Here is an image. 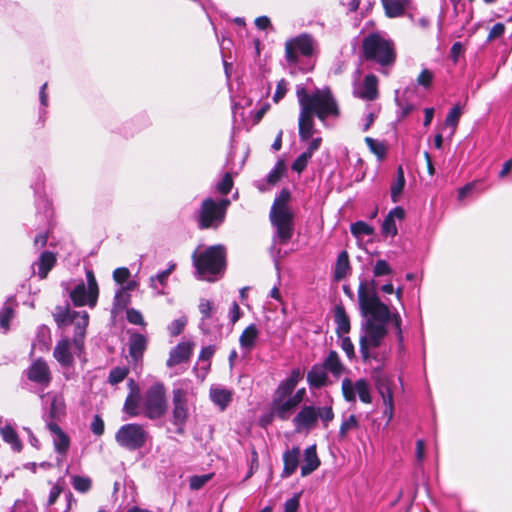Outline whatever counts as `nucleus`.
Segmentation results:
<instances>
[{"instance_id":"obj_6","label":"nucleus","mask_w":512,"mask_h":512,"mask_svg":"<svg viewBox=\"0 0 512 512\" xmlns=\"http://www.w3.org/2000/svg\"><path fill=\"white\" fill-rule=\"evenodd\" d=\"M362 48L365 60L375 62L383 69L392 66L396 60L393 42L379 33L367 35Z\"/></svg>"},{"instance_id":"obj_60","label":"nucleus","mask_w":512,"mask_h":512,"mask_svg":"<svg viewBox=\"0 0 512 512\" xmlns=\"http://www.w3.org/2000/svg\"><path fill=\"white\" fill-rule=\"evenodd\" d=\"M126 318L129 323L134 325H144V319L140 311L134 308H128L126 310Z\"/></svg>"},{"instance_id":"obj_46","label":"nucleus","mask_w":512,"mask_h":512,"mask_svg":"<svg viewBox=\"0 0 512 512\" xmlns=\"http://www.w3.org/2000/svg\"><path fill=\"white\" fill-rule=\"evenodd\" d=\"M129 374V368L128 367H114L110 370L109 376H108V383L111 385H117L120 382H122L127 375Z\"/></svg>"},{"instance_id":"obj_10","label":"nucleus","mask_w":512,"mask_h":512,"mask_svg":"<svg viewBox=\"0 0 512 512\" xmlns=\"http://www.w3.org/2000/svg\"><path fill=\"white\" fill-rule=\"evenodd\" d=\"M143 408L145 416L151 420L158 419L165 414L167 402L162 383H155L146 391Z\"/></svg>"},{"instance_id":"obj_35","label":"nucleus","mask_w":512,"mask_h":512,"mask_svg":"<svg viewBox=\"0 0 512 512\" xmlns=\"http://www.w3.org/2000/svg\"><path fill=\"white\" fill-rule=\"evenodd\" d=\"M65 414V403L62 397L58 395H52L49 411L45 415V421H53L55 422L61 416Z\"/></svg>"},{"instance_id":"obj_49","label":"nucleus","mask_w":512,"mask_h":512,"mask_svg":"<svg viewBox=\"0 0 512 512\" xmlns=\"http://www.w3.org/2000/svg\"><path fill=\"white\" fill-rule=\"evenodd\" d=\"M359 427V423L357 417L352 414L348 418H345L339 429V437L345 438L349 431L353 429H357Z\"/></svg>"},{"instance_id":"obj_51","label":"nucleus","mask_w":512,"mask_h":512,"mask_svg":"<svg viewBox=\"0 0 512 512\" xmlns=\"http://www.w3.org/2000/svg\"><path fill=\"white\" fill-rule=\"evenodd\" d=\"M392 273L393 270L386 260L380 259L376 261L373 268L374 277L390 276Z\"/></svg>"},{"instance_id":"obj_11","label":"nucleus","mask_w":512,"mask_h":512,"mask_svg":"<svg viewBox=\"0 0 512 512\" xmlns=\"http://www.w3.org/2000/svg\"><path fill=\"white\" fill-rule=\"evenodd\" d=\"M316 41L312 35L301 33L285 43V58L291 65L298 63L299 55L310 57L315 49Z\"/></svg>"},{"instance_id":"obj_26","label":"nucleus","mask_w":512,"mask_h":512,"mask_svg":"<svg viewBox=\"0 0 512 512\" xmlns=\"http://www.w3.org/2000/svg\"><path fill=\"white\" fill-rule=\"evenodd\" d=\"M301 451L299 447H292L283 453L284 468L282 477H289L295 473L299 466Z\"/></svg>"},{"instance_id":"obj_9","label":"nucleus","mask_w":512,"mask_h":512,"mask_svg":"<svg viewBox=\"0 0 512 512\" xmlns=\"http://www.w3.org/2000/svg\"><path fill=\"white\" fill-rule=\"evenodd\" d=\"M148 438V431L143 425L137 423L124 424L115 434L117 444L128 451H136L143 448Z\"/></svg>"},{"instance_id":"obj_18","label":"nucleus","mask_w":512,"mask_h":512,"mask_svg":"<svg viewBox=\"0 0 512 512\" xmlns=\"http://www.w3.org/2000/svg\"><path fill=\"white\" fill-rule=\"evenodd\" d=\"M44 183L45 176L43 172L41 170H37L35 175V181L31 184V187L33 188L35 193V202L37 209L39 210L40 208H43L45 216L48 217L50 213V202L44 196Z\"/></svg>"},{"instance_id":"obj_8","label":"nucleus","mask_w":512,"mask_h":512,"mask_svg":"<svg viewBox=\"0 0 512 512\" xmlns=\"http://www.w3.org/2000/svg\"><path fill=\"white\" fill-rule=\"evenodd\" d=\"M333 419L332 406L304 405L293 418V424L297 431L311 430L317 425L318 420H321L323 428L326 429Z\"/></svg>"},{"instance_id":"obj_34","label":"nucleus","mask_w":512,"mask_h":512,"mask_svg":"<svg viewBox=\"0 0 512 512\" xmlns=\"http://www.w3.org/2000/svg\"><path fill=\"white\" fill-rule=\"evenodd\" d=\"M259 331L255 324H250L239 337V344L246 352H250L256 343Z\"/></svg>"},{"instance_id":"obj_12","label":"nucleus","mask_w":512,"mask_h":512,"mask_svg":"<svg viewBox=\"0 0 512 512\" xmlns=\"http://www.w3.org/2000/svg\"><path fill=\"white\" fill-rule=\"evenodd\" d=\"M172 424L176 427L175 432L179 435L185 433L186 422L189 417L187 391L183 388L173 389L172 396Z\"/></svg>"},{"instance_id":"obj_2","label":"nucleus","mask_w":512,"mask_h":512,"mask_svg":"<svg viewBox=\"0 0 512 512\" xmlns=\"http://www.w3.org/2000/svg\"><path fill=\"white\" fill-rule=\"evenodd\" d=\"M296 96L300 106L298 133L302 142L310 140L316 132L314 116L326 126L329 118L340 115L338 103L328 87L309 93L303 85H297Z\"/></svg>"},{"instance_id":"obj_50","label":"nucleus","mask_w":512,"mask_h":512,"mask_svg":"<svg viewBox=\"0 0 512 512\" xmlns=\"http://www.w3.org/2000/svg\"><path fill=\"white\" fill-rule=\"evenodd\" d=\"M233 187V179L229 172L216 184L215 189L221 195H227Z\"/></svg>"},{"instance_id":"obj_19","label":"nucleus","mask_w":512,"mask_h":512,"mask_svg":"<svg viewBox=\"0 0 512 512\" xmlns=\"http://www.w3.org/2000/svg\"><path fill=\"white\" fill-rule=\"evenodd\" d=\"M285 172L286 165L283 161L279 160L265 178L259 179L255 182V186L260 192H265L270 186L277 184Z\"/></svg>"},{"instance_id":"obj_45","label":"nucleus","mask_w":512,"mask_h":512,"mask_svg":"<svg viewBox=\"0 0 512 512\" xmlns=\"http://www.w3.org/2000/svg\"><path fill=\"white\" fill-rule=\"evenodd\" d=\"M71 479V484L76 491L86 493L91 489L92 481L89 477L75 475Z\"/></svg>"},{"instance_id":"obj_61","label":"nucleus","mask_w":512,"mask_h":512,"mask_svg":"<svg viewBox=\"0 0 512 512\" xmlns=\"http://www.w3.org/2000/svg\"><path fill=\"white\" fill-rule=\"evenodd\" d=\"M130 277V271L126 267H120L116 268L113 271V279L116 283L120 284L121 286L127 282V280Z\"/></svg>"},{"instance_id":"obj_41","label":"nucleus","mask_w":512,"mask_h":512,"mask_svg":"<svg viewBox=\"0 0 512 512\" xmlns=\"http://www.w3.org/2000/svg\"><path fill=\"white\" fill-rule=\"evenodd\" d=\"M130 302H131L130 294L125 292L121 288H118L114 295L111 313L114 315L118 314L123 309L127 308V306L130 304Z\"/></svg>"},{"instance_id":"obj_24","label":"nucleus","mask_w":512,"mask_h":512,"mask_svg":"<svg viewBox=\"0 0 512 512\" xmlns=\"http://www.w3.org/2000/svg\"><path fill=\"white\" fill-rule=\"evenodd\" d=\"M297 405L290 399H272L271 414L276 418L285 421L290 418Z\"/></svg>"},{"instance_id":"obj_57","label":"nucleus","mask_w":512,"mask_h":512,"mask_svg":"<svg viewBox=\"0 0 512 512\" xmlns=\"http://www.w3.org/2000/svg\"><path fill=\"white\" fill-rule=\"evenodd\" d=\"M187 323L186 317H180L172 321L168 330L171 336H178L184 330Z\"/></svg>"},{"instance_id":"obj_16","label":"nucleus","mask_w":512,"mask_h":512,"mask_svg":"<svg viewBox=\"0 0 512 512\" xmlns=\"http://www.w3.org/2000/svg\"><path fill=\"white\" fill-rule=\"evenodd\" d=\"M28 379L40 385H49L51 373L47 363L42 359L35 360L28 369Z\"/></svg>"},{"instance_id":"obj_43","label":"nucleus","mask_w":512,"mask_h":512,"mask_svg":"<svg viewBox=\"0 0 512 512\" xmlns=\"http://www.w3.org/2000/svg\"><path fill=\"white\" fill-rule=\"evenodd\" d=\"M139 400H140V395L128 394V396L125 400V403H124L123 410L130 417H136L140 414Z\"/></svg>"},{"instance_id":"obj_22","label":"nucleus","mask_w":512,"mask_h":512,"mask_svg":"<svg viewBox=\"0 0 512 512\" xmlns=\"http://www.w3.org/2000/svg\"><path fill=\"white\" fill-rule=\"evenodd\" d=\"M53 356L63 368H69L73 365L74 357L71 352V343L68 338L58 341L54 348Z\"/></svg>"},{"instance_id":"obj_38","label":"nucleus","mask_w":512,"mask_h":512,"mask_svg":"<svg viewBox=\"0 0 512 512\" xmlns=\"http://www.w3.org/2000/svg\"><path fill=\"white\" fill-rule=\"evenodd\" d=\"M350 270L349 255L347 251L343 250L338 254L335 269L334 279L340 281L344 279Z\"/></svg>"},{"instance_id":"obj_64","label":"nucleus","mask_w":512,"mask_h":512,"mask_svg":"<svg viewBox=\"0 0 512 512\" xmlns=\"http://www.w3.org/2000/svg\"><path fill=\"white\" fill-rule=\"evenodd\" d=\"M300 495L296 494L284 503V512H296L299 508Z\"/></svg>"},{"instance_id":"obj_33","label":"nucleus","mask_w":512,"mask_h":512,"mask_svg":"<svg viewBox=\"0 0 512 512\" xmlns=\"http://www.w3.org/2000/svg\"><path fill=\"white\" fill-rule=\"evenodd\" d=\"M17 307V301L14 296L9 297L4 306L0 310V329L3 332L8 331L10 321L14 317L15 308Z\"/></svg>"},{"instance_id":"obj_20","label":"nucleus","mask_w":512,"mask_h":512,"mask_svg":"<svg viewBox=\"0 0 512 512\" xmlns=\"http://www.w3.org/2000/svg\"><path fill=\"white\" fill-rule=\"evenodd\" d=\"M192 354V344L190 342H180L169 352L166 365L172 368L189 360Z\"/></svg>"},{"instance_id":"obj_44","label":"nucleus","mask_w":512,"mask_h":512,"mask_svg":"<svg viewBox=\"0 0 512 512\" xmlns=\"http://www.w3.org/2000/svg\"><path fill=\"white\" fill-rule=\"evenodd\" d=\"M350 231L355 237L371 236L374 233V229L371 225L364 221H356L351 224Z\"/></svg>"},{"instance_id":"obj_17","label":"nucleus","mask_w":512,"mask_h":512,"mask_svg":"<svg viewBox=\"0 0 512 512\" xmlns=\"http://www.w3.org/2000/svg\"><path fill=\"white\" fill-rule=\"evenodd\" d=\"M47 428L53 435V444L55 451L64 456L70 446L69 436L61 429V427L53 421H47Z\"/></svg>"},{"instance_id":"obj_25","label":"nucleus","mask_w":512,"mask_h":512,"mask_svg":"<svg viewBox=\"0 0 512 512\" xmlns=\"http://www.w3.org/2000/svg\"><path fill=\"white\" fill-rule=\"evenodd\" d=\"M306 378L309 387L313 389H320L328 383L327 371L321 364H314L308 371Z\"/></svg>"},{"instance_id":"obj_14","label":"nucleus","mask_w":512,"mask_h":512,"mask_svg":"<svg viewBox=\"0 0 512 512\" xmlns=\"http://www.w3.org/2000/svg\"><path fill=\"white\" fill-rule=\"evenodd\" d=\"M69 295L75 306L81 307L87 305L93 308L97 304L99 291H96L94 296L91 292V287L86 286L85 282L81 280L69 291Z\"/></svg>"},{"instance_id":"obj_29","label":"nucleus","mask_w":512,"mask_h":512,"mask_svg":"<svg viewBox=\"0 0 512 512\" xmlns=\"http://www.w3.org/2000/svg\"><path fill=\"white\" fill-rule=\"evenodd\" d=\"M175 269L176 263L169 262L168 267L165 270L159 271L156 275L149 278V286L159 294H162L163 289L167 285L169 276Z\"/></svg>"},{"instance_id":"obj_40","label":"nucleus","mask_w":512,"mask_h":512,"mask_svg":"<svg viewBox=\"0 0 512 512\" xmlns=\"http://www.w3.org/2000/svg\"><path fill=\"white\" fill-rule=\"evenodd\" d=\"M405 176L404 170L401 165L397 167L396 180L391 184V200L393 203H397L400 199V195L405 187Z\"/></svg>"},{"instance_id":"obj_54","label":"nucleus","mask_w":512,"mask_h":512,"mask_svg":"<svg viewBox=\"0 0 512 512\" xmlns=\"http://www.w3.org/2000/svg\"><path fill=\"white\" fill-rule=\"evenodd\" d=\"M46 88H47V83H44L41 87H40V91H39V101H40V105H41V108L39 110V120L44 122L45 120V116H46V107L48 106V94L46 93Z\"/></svg>"},{"instance_id":"obj_30","label":"nucleus","mask_w":512,"mask_h":512,"mask_svg":"<svg viewBox=\"0 0 512 512\" xmlns=\"http://www.w3.org/2000/svg\"><path fill=\"white\" fill-rule=\"evenodd\" d=\"M209 395L211 401L218 406L221 411H224L232 401V392L220 386H212Z\"/></svg>"},{"instance_id":"obj_32","label":"nucleus","mask_w":512,"mask_h":512,"mask_svg":"<svg viewBox=\"0 0 512 512\" xmlns=\"http://www.w3.org/2000/svg\"><path fill=\"white\" fill-rule=\"evenodd\" d=\"M334 321L336 323V334L338 337L349 333L351 328L350 319L342 305L335 306Z\"/></svg>"},{"instance_id":"obj_7","label":"nucleus","mask_w":512,"mask_h":512,"mask_svg":"<svg viewBox=\"0 0 512 512\" xmlns=\"http://www.w3.org/2000/svg\"><path fill=\"white\" fill-rule=\"evenodd\" d=\"M231 201L228 198L215 200L205 198L196 214V220L200 229H216L225 220L227 209Z\"/></svg>"},{"instance_id":"obj_13","label":"nucleus","mask_w":512,"mask_h":512,"mask_svg":"<svg viewBox=\"0 0 512 512\" xmlns=\"http://www.w3.org/2000/svg\"><path fill=\"white\" fill-rule=\"evenodd\" d=\"M342 394L347 402L354 403L356 401V395L359 396L361 402L370 404L372 397L370 394V387L365 379H358L353 382L350 378H344L342 380Z\"/></svg>"},{"instance_id":"obj_48","label":"nucleus","mask_w":512,"mask_h":512,"mask_svg":"<svg viewBox=\"0 0 512 512\" xmlns=\"http://www.w3.org/2000/svg\"><path fill=\"white\" fill-rule=\"evenodd\" d=\"M295 388L296 387H294L290 383L286 382L285 380H282L274 392L273 399H287L291 397Z\"/></svg>"},{"instance_id":"obj_23","label":"nucleus","mask_w":512,"mask_h":512,"mask_svg":"<svg viewBox=\"0 0 512 512\" xmlns=\"http://www.w3.org/2000/svg\"><path fill=\"white\" fill-rule=\"evenodd\" d=\"M405 217V210L401 206H396L386 215L383 223H382V234L384 236L394 237L398 233V229L396 226V219L403 220Z\"/></svg>"},{"instance_id":"obj_55","label":"nucleus","mask_w":512,"mask_h":512,"mask_svg":"<svg viewBox=\"0 0 512 512\" xmlns=\"http://www.w3.org/2000/svg\"><path fill=\"white\" fill-rule=\"evenodd\" d=\"M434 74L429 69H423L417 77V84L425 89H429L432 85Z\"/></svg>"},{"instance_id":"obj_1","label":"nucleus","mask_w":512,"mask_h":512,"mask_svg":"<svg viewBox=\"0 0 512 512\" xmlns=\"http://www.w3.org/2000/svg\"><path fill=\"white\" fill-rule=\"evenodd\" d=\"M370 289L367 282L361 281L358 287V301L362 315L365 319L361 322L359 350L364 363L376 356L370 352L372 348H378L388 333L387 324L391 321L397 332L399 342L403 341L401 329V317L399 313L392 314L389 307L383 303L377 295L376 281L371 280Z\"/></svg>"},{"instance_id":"obj_37","label":"nucleus","mask_w":512,"mask_h":512,"mask_svg":"<svg viewBox=\"0 0 512 512\" xmlns=\"http://www.w3.org/2000/svg\"><path fill=\"white\" fill-rule=\"evenodd\" d=\"M321 365H323L326 371L331 372L335 377H339L344 370V366L338 356V353L334 350H331L328 353Z\"/></svg>"},{"instance_id":"obj_39","label":"nucleus","mask_w":512,"mask_h":512,"mask_svg":"<svg viewBox=\"0 0 512 512\" xmlns=\"http://www.w3.org/2000/svg\"><path fill=\"white\" fill-rule=\"evenodd\" d=\"M0 434L2 436V439L6 443H8L14 451H16V452L21 451V449H22L21 441L12 426L5 425L4 427H1Z\"/></svg>"},{"instance_id":"obj_28","label":"nucleus","mask_w":512,"mask_h":512,"mask_svg":"<svg viewBox=\"0 0 512 512\" xmlns=\"http://www.w3.org/2000/svg\"><path fill=\"white\" fill-rule=\"evenodd\" d=\"M56 264V255L50 251H44L40 254L38 260L33 263L32 268L37 267V275L40 279H45L50 270Z\"/></svg>"},{"instance_id":"obj_15","label":"nucleus","mask_w":512,"mask_h":512,"mask_svg":"<svg viewBox=\"0 0 512 512\" xmlns=\"http://www.w3.org/2000/svg\"><path fill=\"white\" fill-rule=\"evenodd\" d=\"M147 338L140 333H132L129 337V355L131 357V365L135 371L142 369V359L147 349Z\"/></svg>"},{"instance_id":"obj_27","label":"nucleus","mask_w":512,"mask_h":512,"mask_svg":"<svg viewBox=\"0 0 512 512\" xmlns=\"http://www.w3.org/2000/svg\"><path fill=\"white\" fill-rule=\"evenodd\" d=\"M321 462L317 455L316 446L311 445L304 450V460L301 465V476L306 477L318 469Z\"/></svg>"},{"instance_id":"obj_53","label":"nucleus","mask_w":512,"mask_h":512,"mask_svg":"<svg viewBox=\"0 0 512 512\" xmlns=\"http://www.w3.org/2000/svg\"><path fill=\"white\" fill-rule=\"evenodd\" d=\"M205 324L206 326L202 327L200 321L198 325L200 331L205 335H213L220 330L219 320L215 316L211 317L209 320H206Z\"/></svg>"},{"instance_id":"obj_63","label":"nucleus","mask_w":512,"mask_h":512,"mask_svg":"<svg viewBox=\"0 0 512 512\" xmlns=\"http://www.w3.org/2000/svg\"><path fill=\"white\" fill-rule=\"evenodd\" d=\"M104 421L99 415H95L91 422V431L97 435L101 436L104 433Z\"/></svg>"},{"instance_id":"obj_47","label":"nucleus","mask_w":512,"mask_h":512,"mask_svg":"<svg viewBox=\"0 0 512 512\" xmlns=\"http://www.w3.org/2000/svg\"><path fill=\"white\" fill-rule=\"evenodd\" d=\"M461 115L462 107L460 106V104H456L449 110L445 118V125L451 127L454 130L459 123Z\"/></svg>"},{"instance_id":"obj_21","label":"nucleus","mask_w":512,"mask_h":512,"mask_svg":"<svg viewBox=\"0 0 512 512\" xmlns=\"http://www.w3.org/2000/svg\"><path fill=\"white\" fill-rule=\"evenodd\" d=\"M354 95L358 98L372 101L378 96V79L374 74H368L364 77L362 85L354 90Z\"/></svg>"},{"instance_id":"obj_5","label":"nucleus","mask_w":512,"mask_h":512,"mask_svg":"<svg viewBox=\"0 0 512 512\" xmlns=\"http://www.w3.org/2000/svg\"><path fill=\"white\" fill-rule=\"evenodd\" d=\"M54 320L59 328L74 325L73 346L78 356L84 351L86 328L89 314L86 311H72L68 306H57L53 312Z\"/></svg>"},{"instance_id":"obj_4","label":"nucleus","mask_w":512,"mask_h":512,"mask_svg":"<svg viewBox=\"0 0 512 512\" xmlns=\"http://www.w3.org/2000/svg\"><path fill=\"white\" fill-rule=\"evenodd\" d=\"M291 193L288 188H283L276 196L270 210V221L275 228L273 243L287 244L294 231V214L288 207Z\"/></svg>"},{"instance_id":"obj_62","label":"nucleus","mask_w":512,"mask_h":512,"mask_svg":"<svg viewBox=\"0 0 512 512\" xmlns=\"http://www.w3.org/2000/svg\"><path fill=\"white\" fill-rule=\"evenodd\" d=\"M287 82L286 80L284 79H281L280 81H278L277 83V87H276V91L273 95V101L274 102H279L281 99L284 98L288 88H287Z\"/></svg>"},{"instance_id":"obj_42","label":"nucleus","mask_w":512,"mask_h":512,"mask_svg":"<svg viewBox=\"0 0 512 512\" xmlns=\"http://www.w3.org/2000/svg\"><path fill=\"white\" fill-rule=\"evenodd\" d=\"M198 308H199V312L201 314V318H200L201 326L205 327L206 326L205 321L209 320L211 317L214 316V314L216 312V308L213 305L212 301L207 300V299H200Z\"/></svg>"},{"instance_id":"obj_52","label":"nucleus","mask_w":512,"mask_h":512,"mask_svg":"<svg viewBox=\"0 0 512 512\" xmlns=\"http://www.w3.org/2000/svg\"><path fill=\"white\" fill-rule=\"evenodd\" d=\"M365 142L369 147L370 151L375 154L379 159H383L386 153V148L383 143L378 142L377 140L366 137Z\"/></svg>"},{"instance_id":"obj_36","label":"nucleus","mask_w":512,"mask_h":512,"mask_svg":"<svg viewBox=\"0 0 512 512\" xmlns=\"http://www.w3.org/2000/svg\"><path fill=\"white\" fill-rule=\"evenodd\" d=\"M381 3L386 16L396 18L404 13L408 0H381Z\"/></svg>"},{"instance_id":"obj_3","label":"nucleus","mask_w":512,"mask_h":512,"mask_svg":"<svg viewBox=\"0 0 512 512\" xmlns=\"http://www.w3.org/2000/svg\"><path fill=\"white\" fill-rule=\"evenodd\" d=\"M193 265L197 278L209 282L221 278L226 268V249L223 245H213L192 254Z\"/></svg>"},{"instance_id":"obj_58","label":"nucleus","mask_w":512,"mask_h":512,"mask_svg":"<svg viewBox=\"0 0 512 512\" xmlns=\"http://www.w3.org/2000/svg\"><path fill=\"white\" fill-rule=\"evenodd\" d=\"M211 477L212 476L210 474L192 476L189 482L190 488L192 490H199L211 479Z\"/></svg>"},{"instance_id":"obj_56","label":"nucleus","mask_w":512,"mask_h":512,"mask_svg":"<svg viewBox=\"0 0 512 512\" xmlns=\"http://www.w3.org/2000/svg\"><path fill=\"white\" fill-rule=\"evenodd\" d=\"M312 157L308 155V153L302 152L292 163L291 168L293 171H296L297 173H301L305 170L307 167V164L309 160Z\"/></svg>"},{"instance_id":"obj_59","label":"nucleus","mask_w":512,"mask_h":512,"mask_svg":"<svg viewBox=\"0 0 512 512\" xmlns=\"http://www.w3.org/2000/svg\"><path fill=\"white\" fill-rule=\"evenodd\" d=\"M339 338L341 339L340 346L342 350L346 353V356L352 360L355 357V349L350 337L343 335Z\"/></svg>"},{"instance_id":"obj_31","label":"nucleus","mask_w":512,"mask_h":512,"mask_svg":"<svg viewBox=\"0 0 512 512\" xmlns=\"http://www.w3.org/2000/svg\"><path fill=\"white\" fill-rule=\"evenodd\" d=\"M376 387L385 405V413L388 412L391 417L393 413V393L390 381L387 378H381L377 381Z\"/></svg>"}]
</instances>
